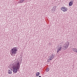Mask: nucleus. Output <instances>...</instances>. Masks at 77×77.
I'll list each match as a JSON object with an SVG mask.
<instances>
[{
	"mask_svg": "<svg viewBox=\"0 0 77 77\" xmlns=\"http://www.w3.org/2000/svg\"><path fill=\"white\" fill-rule=\"evenodd\" d=\"M11 71H12V69H11Z\"/></svg>",
	"mask_w": 77,
	"mask_h": 77,
	"instance_id": "aec40b11",
	"label": "nucleus"
},
{
	"mask_svg": "<svg viewBox=\"0 0 77 77\" xmlns=\"http://www.w3.org/2000/svg\"><path fill=\"white\" fill-rule=\"evenodd\" d=\"M77 50V49L76 48H73L72 49V50H73L75 52H76V50Z\"/></svg>",
	"mask_w": 77,
	"mask_h": 77,
	"instance_id": "9b49d317",
	"label": "nucleus"
},
{
	"mask_svg": "<svg viewBox=\"0 0 77 77\" xmlns=\"http://www.w3.org/2000/svg\"><path fill=\"white\" fill-rule=\"evenodd\" d=\"M61 50V49H60L59 48H58V49L57 50V53H58L59 51H60Z\"/></svg>",
	"mask_w": 77,
	"mask_h": 77,
	"instance_id": "9d476101",
	"label": "nucleus"
},
{
	"mask_svg": "<svg viewBox=\"0 0 77 77\" xmlns=\"http://www.w3.org/2000/svg\"><path fill=\"white\" fill-rule=\"evenodd\" d=\"M51 57V56H50V57Z\"/></svg>",
	"mask_w": 77,
	"mask_h": 77,
	"instance_id": "412c9836",
	"label": "nucleus"
},
{
	"mask_svg": "<svg viewBox=\"0 0 77 77\" xmlns=\"http://www.w3.org/2000/svg\"><path fill=\"white\" fill-rule=\"evenodd\" d=\"M76 53H77V49H76Z\"/></svg>",
	"mask_w": 77,
	"mask_h": 77,
	"instance_id": "6ab92c4d",
	"label": "nucleus"
},
{
	"mask_svg": "<svg viewBox=\"0 0 77 77\" xmlns=\"http://www.w3.org/2000/svg\"><path fill=\"white\" fill-rule=\"evenodd\" d=\"M57 8V6L56 5H55L53 7V8L54 9H55Z\"/></svg>",
	"mask_w": 77,
	"mask_h": 77,
	"instance_id": "f8f14e48",
	"label": "nucleus"
},
{
	"mask_svg": "<svg viewBox=\"0 0 77 77\" xmlns=\"http://www.w3.org/2000/svg\"><path fill=\"white\" fill-rule=\"evenodd\" d=\"M61 10L63 11V12H66V11H67L68 8L65 7H63L61 8Z\"/></svg>",
	"mask_w": 77,
	"mask_h": 77,
	"instance_id": "20e7f679",
	"label": "nucleus"
},
{
	"mask_svg": "<svg viewBox=\"0 0 77 77\" xmlns=\"http://www.w3.org/2000/svg\"><path fill=\"white\" fill-rule=\"evenodd\" d=\"M20 62L18 61L17 63L13 65L12 66V68L13 69V71L14 73H17L18 71V69H20Z\"/></svg>",
	"mask_w": 77,
	"mask_h": 77,
	"instance_id": "f257e3e1",
	"label": "nucleus"
},
{
	"mask_svg": "<svg viewBox=\"0 0 77 77\" xmlns=\"http://www.w3.org/2000/svg\"><path fill=\"white\" fill-rule=\"evenodd\" d=\"M48 62H50V60L49 59L48 60Z\"/></svg>",
	"mask_w": 77,
	"mask_h": 77,
	"instance_id": "a211bd4d",
	"label": "nucleus"
},
{
	"mask_svg": "<svg viewBox=\"0 0 77 77\" xmlns=\"http://www.w3.org/2000/svg\"><path fill=\"white\" fill-rule=\"evenodd\" d=\"M18 51V49H17V47H15L11 49L10 51V53L12 56H13L15 55V54H17V53Z\"/></svg>",
	"mask_w": 77,
	"mask_h": 77,
	"instance_id": "f03ea898",
	"label": "nucleus"
},
{
	"mask_svg": "<svg viewBox=\"0 0 77 77\" xmlns=\"http://www.w3.org/2000/svg\"><path fill=\"white\" fill-rule=\"evenodd\" d=\"M69 45V42L68 41H67V43H66L63 46V47H64V48H63V50H66V49L68 48Z\"/></svg>",
	"mask_w": 77,
	"mask_h": 77,
	"instance_id": "7ed1b4c3",
	"label": "nucleus"
},
{
	"mask_svg": "<svg viewBox=\"0 0 77 77\" xmlns=\"http://www.w3.org/2000/svg\"><path fill=\"white\" fill-rule=\"evenodd\" d=\"M8 72V74H12V70H9Z\"/></svg>",
	"mask_w": 77,
	"mask_h": 77,
	"instance_id": "6e6552de",
	"label": "nucleus"
},
{
	"mask_svg": "<svg viewBox=\"0 0 77 77\" xmlns=\"http://www.w3.org/2000/svg\"><path fill=\"white\" fill-rule=\"evenodd\" d=\"M49 70H50V69L49 68H47L46 69V72H48V71H49Z\"/></svg>",
	"mask_w": 77,
	"mask_h": 77,
	"instance_id": "1a4fd4ad",
	"label": "nucleus"
},
{
	"mask_svg": "<svg viewBox=\"0 0 77 77\" xmlns=\"http://www.w3.org/2000/svg\"><path fill=\"white\" fill-rule=\"evenodd\" d=\"M74 2V1H70L69 3V6H71L73 4V2Z\"/></svg>",
	"mask_w": 77,
	"mask_h": 77,
	"instance_id": "39448f33",
	"label": "nucleus"
},
{
	"mask_svg": "<svg viewBox=\"0 0 77 77\" xmlns=\"http://www.w3.org/2000/svg\"><path fill=\"white\" fill-rule=\"evenodd\" d=\"M25 1V0H20V1L19 2V3H23V2Z\"/></svg>",
	"mask_w": 77,
	"mask_h": 77,
	"instance_id": "0eeeda50",
	"label": "nucleus"
},
{
	"mask_svg": "<svg viewBox=\"0 0 77 77\" xmlns=\"http://www.w3.org/2000/svg\"><path fill=\"white\" fill-rule=\"evenodd\" d=\"M52 55H51L52 56V57L53 58L54 57V56L53 55V54H52Z\"/></svg>",
	"mask_w": 77,
	"mask_h": 77,
	"instance_id": "4468645a",
	"label": "nucleus"
},
{
	"mask_svg": "<svg viewBox=\"0 0 77 77\" xmlns=\"http://www.w3.org/2000/svg\"><path fill=\"white\" fill-rule=\"evenodd\" d=\"M53 58V57H52V56H51V57H50V59H52Z\"/></svg>",
	"mask_w": 77,
	"mask_h": 77,
	"instance_id": "dca6fc26",
	"label": "nucleus"
},
{
	"mask_svg": "<svg viewBox=\"0 0 77 77\" xmlns=\"http://www.w3.org/2000/svg\"><path fill=\"white\" fill-rule=\"evenodd\" d=\"M52 59H53V58H52V59H51V58H49V60H52Z\"/></svg>",
	"mask_w": 77,
	"mask_h": 77,
	"instance_id": "2eb2a0df",
	"label": "nucleus"
},
{
	"mask_svg": "<svg viewBox=\"0 0 77 77\" xmlns=\"http://www.w3.org/2000/svg\"><path fill=\"white\" fill-rule=\"evenodd\" d=\"M59 48H60V49L61 50L62 49V46H61V45L60 46V47L59 46Z\"/></svg>",
	"mask_w": 77,
	"mask_h": 77,
	"instance_id": "ddd939ff",
	"label": "nucleus"
},
{
	"mask_svg": "<svg viewBox=\"0 0 77 77\" xmlns=\"http://www.w3.org/2000/svg\"><path fill=\"white\" fill-rule=\"evenodd\" d=\"M39 74H40V73L39 72H37L36 73V75L37 76V77H38L39 75Z\"/></svg>",
	"mask_w": 77,
	"mask_h": 77,
	"instance_id": "423d86ee",
	"label": "nucleus"
},
{
	"mask_svg": "<svg viewBox=\"0 0 77 77\" xmlns=\"http://www.w3.org/2000/svg\"><path fill=\"white\" fill-rule=\"evenodd\" d=\"M53 10L54 11H55V9H53Z\"/></svg>",
	"mask_w": 77,
	"mask_h": 77,
	"instance_id": "f3484780",
	"label": "nucleus"
}]
</instances>
